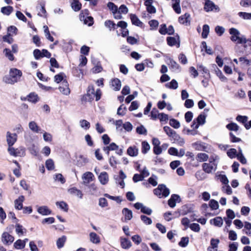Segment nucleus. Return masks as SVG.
<instances>
[{"label": "nucleus", "mask_w": 251, "mask_h": 251, "mask_svg": "<svg viewBox=\"0 0 251 251\" xmlns=\"http://www.w3.org/2000/svg\"><path fill=\"white\" fill-rule=\"evenodd\" d=\"M227 154L230 158L237 157V151L234 148L230 149L227 151Z\"/></svg>", "instance_id": "864d4df0"}, {"label": "nucleus", "mask_w": 251, "mask_h": 251, "mask_svg": "<svg viewBox=\"0 0 251 251\" xmlns=\"http://www.w3.org/2000/svg\"><path fill=\"white\" fill-rule=\"evenodd\" d=\"M174 11L177 14L181 13V8L180 6V0H174Z\"/></svg>", "instance_id": "4c0bfd02"}, {"label": "nucleus", "mask_w": 251, "mask_h": 251, "mask_svg": "<svg viewBox=\"0 0 251 251\" xmlns=\"http://www.w3.org/2000/svg\"><path fill=\"white\" fill-rule=\"evenodd\" d=\"M189 238L188 237H183L181 238L180 241L179 242L178 245L182 247H185L188 244Z\"/></svg>", "instance_id": "6e6d98bb"}, {"label": "nucleus", "mask_w": 251, "mask_h": 251, "mask_svg": "<svg viewBox=\"0 0 251 251\" xmlns=\"http://www.w3.org/2000/svg\"><path fill=\"white\" fill-rule=\"evenodd\" d=\"M123 128L127 132H130L132 130L133 126L132 124L129 122H126L123 124Z\"/></svg>", "instance_id": "e2e57ef3"}, {"label": "nucleus", "mask_w": 251, "mask_h": 251, "mask_svg": "<svg viewBox=\"0 0 251 251\" xmlns=\"http://www.w3.org/2000/svg\"><path fill=\"white\" fill-rule=\"evenodd\" d=\"M184 117L186 122L189 123L193 119V114L191 111H188L185 114Z\"/></svg>", "instance_id": "69168bd1"}, {"label": "nucleus", "mask_w": 251, "mask_h": 251, "mask_svg": "<svg viewBox=\"0 0 251 251\" xmlns=\"http://www.w3.org/2000/svg\"><path fill=\"white\" fill-rule=\"evenodd\" d=\"M190 16L188 13H185L184 15L180 16L178 18V22L181 24H185L186 25H189L190 23Z\"/></svg>", "instance_id": "6ab92c4d"}, {"label": "nucleus", "mask_w": 251, "mask_h": 251, "mask_svg": "<svg viewBox=\"0 0 251 251\" xmlns=\"http://www.w3.org/2000/svg\"><path fill=\"white\" fill-rule=\"evenodd\" d=\"M127 111L126 107L124 106V104H122L117 110V114L119 116H124Z\"/></svg>", "instance_id": "de8ad7c7"}, {"label": "nucleus", "mask_w": 251, "mask_h": 251, "mask_svg": "<svg viewBox=\"0 0 251 251\" xmlns=\"http://www.w3.org/2000/svg\"><path fill=\"white\" fill-rule=\"evenodd\" d=\"M14 247L16 249H18V250L22 249L25 247L24 243H23V241L21 239H19V240H17L14 243Z\"/></svg>", "instance_id": "a18cd8bd"}, {"label": "nucleus", "mask_w": 251, "mask_h": 251, "mask_svg": "<svg viewBox=\"0 0 251 251\" xmlns=\"http://www.w3.org/2000/svg\"><path fill=\"white\" fill-rule=\"evenodd\" d=\"M88 161V160L85 156L80 155L77 158L76 165L78 167H81L84 166Z\"/></svg>", "instance_id": "412c9836"}, {"label": "nucleus", "mask_w": 251, "mask_h": 251, "mask_svg": "<svg viewBox=\"0 0 251 251\" xmlns=\"http://www.w3.org/2000/svg\"><path fill=\"white\" fill-rule=\"evenodd\" d=\"M13 10V7L10 6L3 7L1 8V12L6 15H9Z\"/></svg>", "instance_id": "a19ab883"}, {"label": "nucleus", "mask_w": 251, "mask_h": 251, "mask_svg": "<svg viewBox=\"0 0 251 251\" xmlns=\"http://www.w3.org/2000/svg\"><path fill=\"white\" fill-rule=\"evenodd\" d=\"M136 132L139 134L146 135L147 131L145 127L141 125L136 128Z\"/></svg>", "instance_id": "bf43d9fd"}, {"label": "nucleus", "mask_w": 251, "mask_h": 251, "mask_svg": "<svg viewBox=\"0 0 251 251\" xmlns=\"http://www.w3.org/2000/svg\"><path fill=\"white\" fill-rule=\"evenodd\" d=\"M94 176L92 173L87 172L84 173L82 176L83 183L86 185L93 180Z\"/></svg>", "instance_id": "9d476101"}, {"label": "nucleus", "mask_w": 251, "mask_h": 251, "mask_svg": "<svg viewBox=\"0 0 251 251\" xmlns=\"http://www.w3.org/2000/svg\"><path fill=\"white\" fill-rule=\"evenodd\" d=\"M209 204L210 208L213 210H216L219 208L218 201L214 200H211Z\"/></svg>", "instance_id": "4d7b16f0"}, {"label": "nucleus", "mask_w": 251, "mask_h": 251, "mask_svg": "<svg viewBox=\"0 0 251 251\" xmlns=\"http://www.w3.org/2000/svg\"><path fill=\"white\" fill-rule=\"evenodd\" d=\"M68 192L70 194L75 195L80 199L82 198L83 194L82 192L75 187L69 189Z\"/></svg>", "instance_id": "393cba45"}, {"label": "nucleus", "mask_w": 251, "mask_h": 251, "mask_svg": "<svg viewBox=\"0 0 251 251\" xmlns=\"http://www.w3.org/2000/svg\"><path fill=\"white\" fill-rule=\"evenodd\" d=\"M27 100L33 103H36L38 100L37 95L34 93H30L27 96Z\"/></svg>", "instance_id": "37998d69"}, {"label": "nucleus", "mask_w": 251, "mask_h": 251, "mask_svg": "<svg viewBox=\"0 0 251 251\" xmlns=\"http://www.w3.org/2000/svg\"><path fill=\"white\" fill-rule=\"evenodd\" d=\"M204 9L206 12L213 11L214 9L216 11H219L220 9L218 6L215 5L214 3L210 0H205Z\"/></svg>", "instance_id": "6e6552de"}, {"label": "nucleus", "mask_w": 251, "mask_h": 251, "mask_svg": "<svg viewBox=\"0 0 251 251\" xmlns=\"http://www.w3.org/2000/svg\"><path fill=\"white\" fill-rule=\"evenodd\" d=\"M190 212V209L188 208V206L186 205H183L180 209L179 212L180 214L184 215L187 214L188 212Z\"/></svg>", "instance_id": "0e129e2a"}, {"label": "nucleus", "mask_w": 251, "mask_h": 251, "mask_svg": "<svg viewBox=\"0 0 251 251\" xmlns=\"http://www.w3.org/2000/svg\"><path fill=\"white\" fill-rule=\"evenodd\" d=\"M46 167L49 170H52L54 169V162L51 159H49L46 161Z\"/></svg>", "instance_id": "8fccbe9b"}, {"label": "nucleus", "mask_w": 251, "mask_h": 251, "mask_svg": "<svg viewBox=\"0 0 251 251\" xmlns=\"http://www.w3.org/2000/svg\"><path fill=\"white\" fill-rule=\"evenodd\" d=\"M226 128L230 130L238 131L239 129V126L238 125L234 123L228 124L226 126Z\"/></svg>", "instance_id": "5fc2aeb1"}, {"label": "nucleus", "mask_w": 251, "mask_h": 251, "mask_svg": "<svg viewBox=\"0 0 251 251\" xmlns=\"http://www.w3.org/2000/svg\"><path fill=\"white\" fill-rule=\"evenodd\" d=\"M72 9L75 11H79L81 7V4L79 2L78 0H73L71 3Z\"/></svg>", "instance_id": "72a5a7b5"}, {"label": "nucleus", "mask_w": 251, "mask_h": 251, "mask_svg": "<svg viewBox=\"0 0 251 251\" xmlns=\"http://www.w3.org/2000/svg\"><path fill=\"white\" fill-rule=\"evenodd\" d=\"M110 85L113 90L119 91L121 88V82L119 79L115 78L111 80Z\"/></svg>", "instance_id": "4468645a"}, {"label": "nucleus", "mask_w": 251, "mask_h": 251, "mask_svg": "<svg viewBox=\"0 0 251 251\" xmlns=\"http://www.w3.org/2000/svg\"><path fill=\"white\" fill-rule=\"evenodd\" d=\"M192 146L197 151H208L207 146L203 143L195 142L192 144Z\"/></svg>", "instance_id": "ddd939ff"}, {"label": "nucleus", "mask_w": 251, "mask_h": 251, "mask_svg": "<svg viewBox=\"0 0 251 251\" xmlns=\"http://www.w3.org/2000/svg\"><path fill=\"white\" fill-rule=\"evenodd\" d=\"M174 143L179 146H183L185 143L184 139L174 131Z\"/></svg>", "instance_id": "f3484780"}, {"label": "nucleus", "mask_w": 251, "mask_h": 251, "mask_svg": "<svg viewBox=\"0 0 251 251\" xmlns=\"http://www.w3.org/2000/svg\"><path fill=\"white\" fill-rule=\"evenodd\" d=\"M130 19L133 25L138 26H141L143 25V23L140 21V20L135 15L131 14Z\"/></svg>", "instance_id": "473e14b6"}, {"label": "nucleus", "mask_w": 251, "mask_h": 251, "mask_svg": "<svg viewBox=\"0 0 251 251\" xmlns=\"http://www.w3.org/2000/svg\"><path fill=\"white\" fill-rule=\"evenodd\" d=\"M95 92L94 86L89 85L88 87L87 94L83 96L82 100L91 101L93 100Z\"/></svg>", "instance_id": "423d86ee"}, {"label": "nucleus", "mask_w": 251, "mask_h": 251, "mask_svg": "<svg viewBox=\"0 0 251 251\" xmlns=\"http://www.w3.org/2000/svg\"><path fill=\"white\" fill-rule=\"evenodd\" d=\"M37 211L42 215H48L51 213V211L47 206L39 207L37 209Z\"/></svg>", "instance_id": "a878e982"}, {"label": "nucleus", "mask_w": 251, "mask_h": 251, "mask_svg": "<svg viewBox=\"0 0 251 251\" xmlns=\"http://www.w3.org/2000/svg\"><path fill=\"white\" fill-rule=\"evenodd\" d=\"M209 32V26L207 25H204L202 27V32L201 34L203 38H206Z\"/></svg>", "instance_id": "49530a36"}, {"label": "nucleus", "mask_w": 251, "mask_h": 251, "mask_svg": "<svg viewBox=\"0 0 251 251\" xmlns=\"http://www.w3.org/2000/svg\"><path fill=\"white\" fill-rule=\"evenodd\" d=\"M153 193L159 198H166L169 195L170 190L164 184H159L153 190Z\"/></svg>", "instance_id": "7ed1b4c3"}, {"label": "nucleus", "mask_w": 251, "mask_h": 251, "mask_svg": "<svg viewBox=\"0 0 251 251\" xmlns=\"http://www.w3.org/2000/svg\"><path fill=\"white\" fill-rule=\"evenodd\" d=\"M66 240V237L62 236L61 237L58 239L56 242V245L58 249L62 248Z\"/></svg>", "instance_id": "ea45409f"}, {"label": "nucleus", "mask_w": 251, "mask_h": 251, "mask_svg": "<svg viewBox=\"0 0 251 251\" xmlns=\"http://www.w3.org/2000/svg\"><path fill=\"white\" fill-rule=\"evenodd\" d=\"M98 179L102 185H105L109 180L108 174L105 172H101L99 176Z\"/></svg>", "instance_id": "2eb2a0df"}, {"label": "nucleus", "mask_w": 251, "mask_h": 251, "mask_svg": "<svg viewBox=\"0 0 251 251\" xmlns=\"http://www.w3.org/2000/svg\"><path fill=\"white\" fill-rule=\"evenodd\" d=\"M14 240V237L7 232H4L1 235V242L5 245L11 244Z\"/></svg>", "instance_id": "0eeeda50"}, {"label": "nucleus", "mask_w": 251, "mask_h": 251, "mask_svg": "<svg viewBox=\"0 0 251 251\" xmlns=\"http://www.w3.org/2000/svg\"><path fill=\"white\" fill-rule=\"evenodd\" d=\"M104 25L109 28L110 30L116 28V25L112 21L106 20L104 22Z\"/></svg>", "instance_id": "79ce46f5"}, {"label": "nucleus", "mask_w": 251, "mask_h": 251, "mask_svg": "<svg viewBox=\"0 0 251 251\" xmlns=\"http://www.w3.org/2000/svg\"><path fill=\"white\" fill-rule=\"evenodd\" d=\"M213 67L215 69L216 75L219 77L221 81H226L227 80V78L223 75L221 71L215 64L213 65Z\"/></svg>", "instance_id": "7c9ffc66"}, {"label": "nucleus", "mask_w": 251, "mask_h": 251, "mask_svg": "<svg viewBox=\"0 0 251 251\" xmlns=\"http://www.w3.org/2000/svg\"><path fill=\"white\" fill-rule=\"evenodd\" d=\"M138 148L135 146H132L128 147L127 150V153L132 157L137 156L138 154Z\"/></svg>", "instance_id": "dca6fc26"}, {"label": "nucleus", "mask_w": 251, "mask_h": 251, "mask_svg": "<svg viewBox=\"0 0 251 251\" xmlns=\"http://www.w3.org/2000/svg\"><path fill=\"white\" fill-rule=\"evenodd\" d=\"M25 200V197L23 196H20L14 201L15 208L17 210L22 209L23 207V202Z\"/></svg>", "instance_id": "aec40b11"}, {"label": "nucleus", "mask_w": 251, "mask_h": 251, "mask_svg": "<svg viewBox=\"0 0 251 251\" xmlns=\"http://www.w3.org/2000/svg\"><path fill=\"white\" fill-rule=\"evenodd\" d=\"M122 213L124 215L125 221L130 220L133 217L132 211L127 208L123 209Z\"/></svg>", "instance_id": "b1692460"}, {"label": "nucleus", "mask_w": 251, "mask_h": 251, "mask_svg": "<svg viewBox=\"0 0 251 251\" xmlns=\"http://www.w3.org/2000/svg\"><path fill=\"white\" fill-rule=\"evenodd\" d=\"M206 116L202 114H200L198 117L195 119L197 122V124L195 126L196 129H198L199 126L201 125H203L205 123Z\"/></svg>", "instance_id": "5701e85b"}, {"label": "nucleus", "mask_w": 251, "mask_h": 251, "mask_svg": "<svg viewBox=\"0 0 251 251\" xmlns=\"http://www.w3.org/2000/svg\"><path fill=\"white\" fill-rule=\"evenodd\" d=\"M90 240L91 242L94 244H98L100 241L99 236L95 232L90 233Z\"/></svg>", "instance_id": "c9c22d12"}, {"label": "nucleus", "mask_w": 251, "mask_h": 251, "mask_svg": "<svg viewBox=\"0 0 251 251\" xmlns=\"http://www.w3.org/2000/svg\"><path fill=\"white\" fill-rule=\"evenodd\" d=\"M58 89L59 91L63 95L67 96L70 93V89L69 88L68 83L66 80H63L62 81Z\"/></svg>", "instance_id": "9b49d317"}, {"label": "nucleus", "mask_w": 251, "mask_h": 251, "mask_svg": "<svg viewBox=\"0 0 251 251\" xmlns=\"http://www.w3.org/2000/svg\"><path fill=\"white\" fill-rule=\"evenodd\" d=\"M157 177L156 176L152 175V176L149 178L148 181L149 183L151 184L153 186H155L157 185Z\"/></svg>", "instance_id": "13d9d810"}, {"label": "nucleus", "mask_w": 251, "mask_h": 251, "mask_svg": "<svg viewBox=\"0 0 251 251\" xmlns=\"http://www.w3.org/2000/svg\"><path fill=\"white\" fill-rule=\"evenodd\" d=\"M121 244L123 248L128 249L131 246V242L128 239L126 238H121Z\"/></svg>", "instance_id": "bb28decb"}, {"label": "nucleus", "mask_w": 251, "mask_h": 251, "mask_svg": "<svg viewBox=\"0 0 251 251\" xmlns=\"http://www.w3.org/2000/svg\"><path fill=\"white\" fill-rule=\"evenodd\" d=\"M7 151L11 155L15 157L24 156L25 154V150L22 147L15 149L11 147L10 148H8Z\"/></svg>", "instance_id": "20e7f679"}, {"label": "nucleus", "mask_w": 251, "mask_h": 251, "mask_svg": "<svg viewBox=\"0 0 251 251\" xmlns=\"http://www.w3.org/2000/svg\"><path fill=\"white\" fill-rule=\"evenodd\" d=\"M15 231L19 236H21L25 233L26 229L24 228L22 225L19 224H17L15 225Z\"/></svg>", "instance_id": "2f4dec72"}, {"label": "nucleus", "mask_w": 251, "mask_h": 251, "mask_svg": "<svg viewBox=\"0 0 251 251\" xmlns=\"http://www.w3.org/2000/svg\"><path fill=\"white\" fill-rule=\"evenodd\" d=\"M107 7L112 11L113 13H115V12L116 13L118 11L117 6L113 2H109L107 3Z\"/></svg>", "instance_id": "680f3d73"}, {"label": "nucleus", "mask_w": 251, "mask_h": 251, "mask_svg": "<svg viewBox=\"0 0 251 251\" xmlns=\"http://www.w3.org/2000/svg\"><path fill=\"white\" fill-rule=\"evenodd\" d=\"M171 28H173L172 25H170L169 28L167 29L166 25H162L159 31L161 34H168L170 35L172 34V32L170 30Z\"/></svg>", "instance_id": "c756f323"}, {"label": "nucleus", "mask_w": 251, "mask_h": 251, "mask_svg": "<svg viewBox=\"0 0 251 251\" xmlns=\"http://www.w3.org/2000/svg\"><path fill=\"white\" fill-rule=\"evenodd\" d=\"M6 137L8 148L12 147V146L17 141V135L16 133H11L9 131H7L6 132Z\"/></svg>", "instance_id": "1a4fd4ad"}, {"label": "nucleus", "mask_w": 251, "mask_h": 251, "mask_svg": "<svg viewBox=\"0 0 251 251\" xmlns=\"http://www.w3.org/2000/svg\"><path fill=\"white\" fill-rule=\"evenodd\" d=\"M54 179L56 181H60L61 183L63 184L65 182V179L61 174H57L54 176Z\"/></svg>", "instance_id": "774afa93"}, {"label": "nucleus", "mask_w": 251, "mask_h": 251, "mask_svg": "<svg viewBox=\"0 0 251 251\" xmlns=\"http://www.w3.org/2000/svg\"><path fill=\"white\" fill-rule=\"evenodd\" d=\"M5 56L10 61H13L14 59V56L11 51L9 49H5L3 50Z\"/></svg>", "instance_id": "c03bdc74"}, {"label": "nucleus", "mask_w": 251, "mask_h": 251, "mask_svg": "<svg viewBox=\"0 0 251 251\" xmlns=\"http://www.w3.org/2000/svg\"><path fill=\"white\" fill-rule=\"evenodd\" d=\"M152 0H146L145 1V5L147 7V11L151 14L155 13L156 9L154 6L152 5Z\"/></svg>", "instance_id": "4be33fe9"}, {"label": "nucleus", "mask_w": 251, "mask_h": 251, "mask_svg": "<svg viewBox=\"0 0 251 251\" xmlns=\"http://www.w3.org/2000/svg\"><path fill=\"white\" fill-rule=\"evenodd\" d=\"M79 124L82 128L86 130L89 129L90 126V123L85 120H80Z\"/></svg>", "instance_id": "603ef678"}, {"label": "nucleus", "mask_w": 251, "mask_h": 251, "mask_svg": "<svg viewBox=\"0 0 251 251\" xmlns=\"http://www.w3.org/2000/svg\"><path fill=\"white\" fill-rule=\"evenodd\" d=\"M213 221V224L214 226L218 227H221L223 224V221L221 217H217L212 220H210V223Z\"/></svg>", "instance_id": "f704fd0d"}, {"label": "nucleus", "mask_w": 251, "mask_h": 251, "mask_svg": "<svg viewBox=\"0 0 251 251\" xmlns=\"http://www.w3.org/2000/svg\"><path fill=\"white\" fill-rule=\"evenodd\" d=\"M190 229L195 232H199L200 230V226L198 224L193 223L190 225Z\"/></svg>", "instance_id": "338daca9"}, {"label": "nucleus", "mask_w": 251, "mask_h": 251, "mask_svg": "<svg viewBox=\"0 0 251 251\" xmlns=\"http://www.w3.org/2000/svg\"><path fill=\"white\" fill-rule=\"evenodd\" d=\"M229 32L231 35L230 40L232 42H235L237 41L238 44H243L246 43L249 41L244 36H240V32L235 28H230Z\"/></svg>", "instance_id": "f03ea898"}, {"label": "nucleus", "mask_w": 251, "mask_h": 251, "mask_svg": "<svg viewBox=\"0 0 251 251\" xmlns=\"http://www.w3.org/2000/svg\"><path fill=\"white\" fill-rule=\"evenodd\" d=\"M218 163H204L202 165V170L207 174L212 173L216 171Z\"/></svg>", "instance_id": "39448f33"}, {"label": "nucleus", "mask_w": 251, "mask_h": 251, "mask_svg": "<svg viewBox=\"0 0 251 251\" xmlns=\"http://www.w3.org/2000/svg\"><path fill=\"white\" fill-rule=\"evenodd\" d=\"M28 150L32 155L34 156H37L38 155L39 150L33 144L29 147Z\"/></svg>", "instance_id": "09e8293b"}, {"label": "nucleus", "mask_w": 251, "mask_h": 251, "mask_svg": "<svg viewBox=\"0 0 251 251\" xmlns=\"http://www.w3.org/2000/svg\"><path fill=\"white\" fill-rule=\"evenodd\" d=\"M79 19L81 21H83L84 24L88 26H91L93 24V18L91 16H85L83 12L79 15Z\"/></svg>", "instance_id": "f8f14e48"}, {"label": "nucleus", "mask_w": 251, "mask_h": 251, "mask_svg": "<svg viewBox=\"0 0 251 251\" xmlns=\"http://www.w3.org/2000/svg\"><path fill=\"white\" fill-rule=\"evenodd\" d=\"M150 145L147 141H143L142 142V152L146 154L150 150Z\"/></svg>", "instance_id": "58836bf2"}, {"label": "nucleus", "mask_w": 251, "mask_h": 251, "mask_svg": "<svg viewBox=\"0 0 251 251\" xmlns=\"http://www.w3.org/2000/svg\"><path fill=\"white\" fill-rule=\"evenodd\" d=\"M28 127L29 129L33 132L37 133L42 132V129L34 121L30 122L28 124Z\"/></svg>", "instance_id": "a211bd4d"}, {"label": "nucleus", "mask_w": 251, "mask_h": 251, "mask_svg": "<svg viewBox=\"0 0 251 251\" xmlns=\"http://www.w3.org/2000/svg\"><path fill=\"white\" fill-rule=\"evenodd\" d=\"M220 242V240L218 239H214L212 238L210 241V245L211 246L212 248L210 249V248H208V251H217V250L216 248L218 247V245Z\"/></svg>", "instance_id": "cd10ccee"}, {"label": "nucleus", "mask_w": 251, "mask_h": 251, "mask_svg": "<svg viewBox=\"0 0 251 251\" xmlns=\"http://www.w3.org/2000/svg\"><path fill=\"white\" fill-rule=\"evenodd\" d=\"M185 154V150L183 149H181L178 151L177 149L175 148H174V156H177L178 157H182Z\"/></svg>", "instance_id": "3c124183"}, {"label": "nucleus", "mask_w": 251, "mask_h": 251, "mask_svg": "<svg viewBox=\"0 0 251 251\" xmlns=\"http://www.w3.org/2000/svg\"><path fill=\"white\" fill-rule=\"evenodd\" d=\"M56 205L65 212H67L68 211V205L67 203L63 201H57L56 202Z\"/></svg>", "instance_id": "e433bc0d"}, {"label": "nucleus", "mask_w": 251, "mask_h": 251, "mask_svg": "<svg viewBox=\"0 0 251 251\" xmlns=\"http://www.w3.org/2000/svg\"><path fill=\"white\" fill-rule=\"evenodd\" d=\"M209 158L208 155L205 153H199L196 157V159L198 162H205Z\"/></svg>", "instance_id": "c85d7f7f"}, {"label": "nucleus", "mask_w": 251, "mask_h": 251, "mask_svg": "<svg viewBox=\"0 0 251 251\" xmlns=\"http://www.w3.org/2000/svg\"><path fill=\"white\" fill-rule=\"evenodd\" d=\"M64 75H65L63 73H60L59 74L55 75L54 77V81L58 83L60 82L63 81V77Z\"/></svg>", "instance_id": "052dcab7"}, {"label": "nucleus", "mask_w": 251, "mask_h": 251, "mask_svg": "<svg viewBox=\"0 0 251 251\" xmlns=\"http://www.w3.org/2000/svg\"><path fill=\"white\" fill-rule=\"evenodd\" d=\"M22 75L21 71L16 68H12L10 70L9 76H5L3 81L6 83L14 84L20 80Z\"/></svg>", "instance_id": "f257e3e1"}]
</instances>
